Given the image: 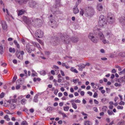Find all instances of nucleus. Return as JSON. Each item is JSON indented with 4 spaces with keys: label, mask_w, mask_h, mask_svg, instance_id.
Listing matches in <instances>:
<instances>
[{
    "label": "nucleus",
    "mask_w": 125,
    "mask_h": 125,
    "mask_svg": "<svg viewBox=\"0 0 125 125\" xmlns=\"http://www.w3.org/2000/svg\"><path fill=\"white\" fill-rule=\"evenodd\" d=\"M102 42L104 44H109V43L108 40H106L105 39L102 40Z\"/></svg>",
    "instance_id": "17"
},
{
    "label": "nucleus",
    "mask_w": 125,
    "mask_h": 125,
    "mask_svg": "<svg viewBox=\"0 0 125 125\" xmlns=\"http://www.w3.org/2000/svg\"><path fill=\"white\" fill-rule=\"evenodd\" d=\"M94 111L96 112H97L98 111V109L97 107H94L93 108Z\"/></svg>",
    "instance_id": "56"
},
{
    "label": "nucleus",
    "mask_w": 125,
    "mask_h": 125,
    "mask_svg": "<svg viewBox=\"0 0 125 125\" xmlns=\"http://www.w3.org/2000/svg\"><path fill=\"white\" fill-rule=\"evenodd\" d=\"M86 66V65L83 64H81L80 65V66L82 68H83Z\"/></svg>",
    "instance_id": "46"
},
{
    "label": "nucleus",
    "mask_w": 125,
    "mask_h": 125,
    "mask_svg": "<svg viewBox=\"0 0 125 125\" xmlns=\"http://www.w3.org/2000/svg\"><path fill=\"white\" fill-rule=\"evenodd\" d=\"M13 42L16 47V54L17 57L21 60H22L23 59V55L24 53V52L23 51H20V45L17 41L14 40Z\"/></svg>",
    "instance_id": "1"
},
{
    "label": "nucleus",
    "mask_w": 125,
    "mask_h": 125,
    "mask_svg": "<svg viewBox=\"0 0 125 125\" xmlns=\"http://www.w3.org/2000/svg\"><path fill=\"white\" fill-rule=\"evenodd\" d=\"M51 25L52 26V27L53 28H55L57 26V22L55 21H51Z\"/></svg>",
    "instance_id": "11"
},
{
    "label": "nucleus",
    "mask_w": 125,
    "mask_h": 125,
    "mask_svg": "<svg viewBox=\"0 0 125 125\" xmlns=\"http://www.w3.org/2000/svg\"><path fill=\"white\" fill-rule=\"evenodd\" d=\"M28 124L26 121H22L21 123V125H28Z\"/></svg>",
    "instance_id": "38"
},
{
    "label": "nucleus",
    "mask_w": 125,
    "mask_h": 125,
    "mask_svg": "<svg viewBox=\"0 0 125 125\" xmlns=\"http://www.w3.org/2000/svg\"><path fill=\"white\" fill-rule=\"evenodd\" d=\"M0 45H2V46H3L5 45L6 44V43L5 42V40H2L0 42Z\"/></svg>",
    "instance_id": "37"
},
{
    "label": "nucleus",
    "mask_w": 125,
    "mask_h": 125,
    "mask_svg": "<svg viewBox=\"0 0 125 125\" xmlns=\"http://www.w3.org/2000/svg\"><path fill=\"white\" fill-rule=\"evenodd\" d=\"M88 37L89 39L93 42L96 43L97 42V40L95 39L94 36H93V34L90 33L89 34Z\"/></svg>",
    "instance_id": "5"
},
{
    "label": "nucleus",
    "mask_w": 125,
    "mask_h": 125,
    "mask_svg": "<svg viewBox=\"0 0 125 125\" xmlns=\"http://www.w3.org/2000/svg\"><path fill=\"white\" fill-rule=\"evenodd\" d=\"M25 12V11H23L22 10H18V16L22 15Z\"/></svg>",
    "instance_id": "19"
},
{
    "label": "nucleus",
    "mask_w": 125,
    "mask_h": 125,
    "mask_svg": "<svg viewBox=\"0 0 125 125\" xmlns=\"http://www.w3.org/2000/svg\"><path fill=\"white\" fill-rule=\"evenodd\" d=\"M121 101L119 103V105H124L125 104V103L124 102Z\"/></svg>",
    "instance_id": "41"
},
{
    "label": "nucleus",
    "mask_w": 125,
    "mask_h": 125,
    "mask_svg": "<svg viewBox=\"0 0 125 125\" xmlns=\"http://www.w3.org/2000/svg\"><path fill=\"white\" fill-rule=\"evenodd\" d=\"M74 42H77L78 41L77 39L76 38H74L72 40Z\"/></svg>",
    "instance_id": "45"
},
{
    "label": "nucleus",
    "mask_w": 125,
    "mask_h": 125,
    "mask_svg": "<svg viewBox=\"0 0 125 125\" xmlns=\"http://www.w3.org/2000/svg\"><path fill=\"white\" fill-rule=\"evenodd\" d=\"M58 90L57 89H56L55 90H54V94H55L56 95L58 93Z\"/></svg>",
    "instance_id": "51"
},
{
    "label": "nucleus",
    "mask_w": 125,
    "mask_h": 125,
    "mask_svg": "<svg viewBox=\"0 0 125 125\" xmlns=\"http://www.w3.org/2000/svg\"><path fill=\"white\" fill-rule=\"evenodd\" d=\"M5 94L2 92L0 94V98H3Z\"/></svg>",
    "instance_id": "35"
},
{
    "label": "nucleus",
    "mask_w": 125,
    "mask_h": 125,
    "mask_svg": "<svg viewBox=\"0 0 125 125\" xmlns=\"http://www.w3.org/2000/svg\"><path fill=\"white\" fill-rule=\"evenodd\" d=\"M79 81V80L78 79H75L73 80V82L74 83H76Z\"/></svg>",
    "instance_id": "43"
},
{
    "label": "nucleus",
    "mask_w": 125,
    "mask_h": 125,
    "mask_svg": "<svg viewBox=\"0 0 125 125\" xmlns=\"http://www.w3.org/2000/svg\"><path fill=\"white\" fill-rule=\"evenodd\" d=\"M70 91L71 93H73L74 91V89L73 88L71 87L70 88Z\"/></svg>",
    "instance_id": "64"
},
{
    "label": "nucleus",
    "mask_w": 125,
    "mask_h": 125,
    "mask_svg": "<svg viewBox=\"0 0 125 125\" xmlns=\"http://www.w3.org/2000/svg\"><path fill=\"white\" fill-rule=\"evenodd\" d=\"M103 9V7L100 4H98L97 6V9L99 11H101Z\"/></svg>",
    "instance_id": "14"
},
{
    "label": "nucleus",
    "mask_w": 125,
    "mask_h": 125,
    "mask_svg": "<svg viewBox=\"0 0 125 125\" xmlns=\"http://www.w3.org/2000/svg\"><path fill=\"white\" fill-rule=\"evenodd\" d=\"M107 109V108L106 106H103L102 108V111L104 112H105L106 111Z\"/></svg>",
    "instance_id": "28"
},
{
    "label": "nucleus",
    "mask_w": 125,
    "mask_h": 125,
    "mask_svg": "<svg viewBox=\"0 0 125 125\" xmlns=\"http://www.w3.org/2000/svg\"><path fill=\"white\" fill-rule=\"evenodd\" d=\"M107 112L109 115H114V113H113L112 111V110H108L107 111Z\"/></svg>",
    "instance_id": "25"
},
{
    "label": "nucleus",
    "mask_w": 125,
    "mask_h": 125,
    "mask_svg": "<svg viewBox=\"0 0 125 125\" xmlns=\"http://www.w3.org/2000/svg\"><path fill=\"white\" fill-rule=\"evenodd\" d=\"M80 94L82 96H83L84 95V92L83 91H81L80 93Z\"/></svg>",
    "instance_id": "55"
},
{
    "label": "nucleus",
    "mask_w": 125,
    "mask_h": 125,
    "mask_svg": "<svg viewBox=\"0 0 125 125\" xmlns=\"http://www.w3.org/2000/svg\"><path fill=\"white\" fill-rule=\"evenodd\" d=\"M94 102L95 104H99V102L96 99L94 100Z\"/></svg>",
    "instance_id": "47"
},
{
    "label": "nucleus",
    "mask_w": 125,
    "mask_h": 125,
    "mask_svg": "<svg viewBox=\"0 0 125 125\" xmlns=\"http://www.w3.org/2000/svg\"><path fill=\"white\" fill-rule=\"evenodd\" d=\"M43 32L41 30H38L36 31L35 33V36L38 38H41L43 35Z\"/></svg>",
    "instance_id": "4"
},
{
    "label": "nucleus",
    "mask_w": 125,
    "mask_h": 125,
    "mask_svg": "<svg viewBox=\"0 0 125 125\" xmlns=\"http://www.w3.org/2000/svg\"><path fill=\"white\" fill-rule=\"evenodd\" d=\"M72 107L75 109H76L77 108V106L76 104L75 103H72Z\"/></svg>",
    "instance_id": "27"
},
{
    "label": "nucleus",
    "mask_w": 125,
    "mask_h": 125,
    "mask_svg": "<svg viewBox=\"0 0 125 125\" xmlns=\"http://www.w3.org/2000/svg\"><path fill=\"white\" fill-rule=\"evenodd\" d=\"M32 45H27L26 46V49L27 51L29 53H31V52L32 49L31 48L32 47Z\"/></svg>",
    "instance_id": "7"
},
{
    "label": "nucleus",
    "mask_w": 125,
    "mask_h": 125,
    "mask_svg": "<svg viewBox=\"0 0 125 125\" xmlns=\"http://www.w3.org/2000/svg\"><path fill=\"white\" fill-rule=\"evenodd\" d=\"M115 85L116 87L118 86H120V84H119L118 83H115Z\"/></svg>",
    "instance_id": "57"
},
{
    "label": "nucleus",
    "mask_w": 125,
    "mask_h": 125,
    "mask_svg": "<svg viewBox=\"0 0 125 125\" xmlns=\"http://www.w3.org/2000/svg\"><path fill=\"white\" fill-rule=\"evenodd\" d=\"M9 51L10 52L14 53L15 52V49L14 48H10L9 49Z\"/></svg>",
    "instance_id": "22"
},
{
    "label": "nucleus",
    "mask_w": 125,
    "mask_h": 125,
    "mask_svg": "<svg viewBox=\"0 0 125 125\" xmlns=\"http://www.w3.org/2000/svg\"><path fill=\"white\" fill-rule=\"evenodd\" d=\"M6 101V102H5L4 104V106L5 107H8V105H9V103H7Z\"/></svg>",
    "instance_id": "40"
},
{
    "label": "nucleus",
    "mask_w": 125,
    "mask_h": 125,
    "mask_svg": "<svg viewBox=\"0 0 125 125\" xmlns=\"http://www.w3.org/2000/svg\"><path fill=\"white\" fill-rule=\"evenodd\" d=\"M22 0V4L23 3L24 4L26 3L28 1V0Z\"/></svg>",
    "instance_id": "61"
},
{
    "label": "nucleus",
    "mask_w": 125,
    "mask_h": 125,
    "mask_svg": "<svg viewBox=\"0 0 125 125\" xmlns=\"http://www.w3.org/2000/svg\"><path fill=\"white\" fill-rule=\"evenodd\" d=\"M98 96V94L96 92H95L93 95V97L94 98H97Z\"/></svg>",
    "instance_id": "44"
},
{
    "label": "nucleus",
    "mask_w": 125,
    "mask_h": 125,
    "mask_svg": "<svg viewBox=\"0 0 125 125\" xmlns=\"http://www.w3.org/2000/svg\"><path fill=\"white\" fill-rule=\"evenodd\" d=\"M23 19L24 21L27 24H33L34 23H35L37 21L40 20L39 19H32V18L28 19L27 17H24Z\"/></svg>",
    "instance_id": "2"
},
{
    "label": "nucleus",
    "mask_w": 125,
    "mask_h": 125,
    "mask_svg": "<svg viewBox=\"0 0 125 125\" xmlns=\"http://www.w3.org/2000/svg\"><path fill=\"white\" fill-rule=\"evenodd\" d=\"M37 40L42 45H43V42L40 39L38 38H36Z\"/></svg>",
    "instance_id": "32"
},
{
    "label": "nucleus",
    "mask_w": 125,
    "mask_h": 125,
    "mask_svg": "<svg viewBox=\"0 0 125 125\" xmlns=\"http://www.w3.org/2000/svg\"><path fill=\"white\" fill-rule=\"evenodd\" d=\"M20 87L21 86H20V85H18L16 86V89L18 90L20 88Z\"/></svg>",
    "instance_id": "58"
},
{
    "label": "nucleus",
    "mask_w": 125,
    "mask_h": 125,
    "mask_svg": "<svg viewBox=\"0 0 125 125\" xmlns=\"http://www.w3.org/2000/svg\"><path fill=\"white\" fill-rule=\"evenodd\" d=\"M53 110L52 107L49 106L47 108V110L48 112H50L52 111Z\"/></svg>",
    "instance_id": "30"
},
{
    "label": "nucleus",
    "mask_w": 125,
    "mask_h": 125,
    "mask_svg": "<svg viewBox=\"0 0 125 125\" xmlns=\"http://www.w3.org/2000/svg\"><path fill=\"white\" fill-rule=\"evenodd\" d=\"M81 113L83 115L85 116L84 117V119H87V116L88 115L87 114L83 112H81Z\"/></svg>",
    "instance_id": "18"
},
{
    "label": "nucleus",
    "mask_w": 125,
    "mask_h": 125,
    "mask_svg": "<svg viewBox=\"0 0 125 125\" xmlns=\"http://www.w3.org/2000/svg\"><path fill=\"white\" fill-rule=\"evenodd\" d=\"M70 70L72 72L76 73H78V71L75 69L74 67H72L70 69Z\"/></svg>",
    "instance_id": "21"
},
{
    "label": "nucleus",
    "mask_w": 125,
    "mask_h": 125,
    "mask_svg": "<svg viewBox=\"0 0 125 125\" xmlns=\"http://www.w3.org/2000/svg\"><path fill=\"white\" fill-rule=\"evenodd\" d=\"M119 55L122 57L125 56V52H120L119 54Z\"/></svg>",
    "instance_id": "33"
},
{
    "label": "nucleus",
    "mask_w": 125,
    "mask_h": 125,
    "mask_svg": "<svg viewBox=\"0 0 125 125\" xmlns=\"http://www.w3.org/2000/svg\"><path fill=\"white\" fill-rule=\"evenodd\" d=\"M3 46L2 45H0V53L1 54H2L3 53Z\"/></svg>",
    "instance_id": "24"
},
{
    "label": "nucleus",
    "mask_w": 125,
    "mask_h": 125,
    "mask_svg": "<svg viewBox=\"0 0 125 125\" xmlns=\"http://www.w3.org/2000/svg\"><path fill=\"white\" fill-rule=\"evenodd\" d=\"M4 118L7 121H9L10 120V119L9 118V116L7 115H6L4 116Z\"/></svg>",
    "instance_id": "31"
},
{
    "label": "nucleus",
    "mask_w": 125,
    "mask_h": 125,
    "mask_svg": "<svg viewBox=\"0 0 125 125\" xmlns=\"http://www.w3.org/2000/svg\"><path fill=\"white\" fill-rule=\"evenodd\" d=\"M73 10L74 13L75 14L79 12V10L77 8V6L73 9Z\"/></svg>",
    "instance_id": "16"
},
{
    "label": "nucleus",
    "mask_w": 125,
    "mask_h": 125,
    "mask_svg": "<svg viewBox=\"0 0 125 125\" xmlns=\"http://www.w3.org/2000/svg\"><path fill=\"white\" fill-rule=\"evenodd\" d=\"M61 114L62 115L63 117H67V116L66 115V114L64 113H61Z\"/></svg>",
    "instance_id": "54"
},
{
    "label": "nucleus",
    "mask_w": 125,
    "mask_h": 125,
    "mask_svg": "<svg viewBox=\"0 0 125 125\" xmlns=\"http://www.w3.org/2000/svg\"><path fill=\"white\" fill-rule=\"evenodd\" d=\"M29 4L30 7L32 8H34L36 5L35 2L31 0L30 1Z\"/></svg>",
    "instance_id": "6"
},
{
    "label": "nucleus",
    "mask_w": 125,
    "mask_h": 125,
    "mask_svg": "<svg viewBox=\"0 0 125 125\" xmlns=\"http://www.w3.org/2000/svg\"><path fill=\"white\" fill-rule=\"evenodd\" d=\"M90 121L87 120L85 121H84V125H90Z\"/></svg>",
    "instance_id": "26"
},
{
    "label": "nucleus",
    "mask_w": 125,
    "mask_h": 125,
    "mask_svg": "<svg viewBox=\"0 0 125 125\" xmlns=\"http://www.w3.org/2000/svg\"><path fill=\"white\" fill-rule=\"evenodd\" d=\"M30 112L31 113H33L34 111V110L33 108H31L29 110Z\"/></svg>",
    "instance_id": "62"
},
{
    "label": "nucleus",
    "mask_w": 125,
    "mask_h": 125,
    "mask_svg": "<svg viewBox=\"0 0 125 125\" xmlns=\"http://www.w3.org/2000/svg\"><path fill=\"white\" fill-rule=\"evenodd\" d=\"M91 85L93 86V87L95 90L99 88V86L96 84H95L94 83H91Z\"/></svg>",
    "instance_id": "13"
},
{
    "label": "nucleus",
    "mask_w": 125,
    "mask_h": 125,
    "mask_svg": "<svg viewBox=\"0 0 125 125\" xmlns=\"http://www.w3.org/2000/svg\"><path fill=\"white\" fill-rule=\"evenodd\" d=\"M69 108V107L68 106H65L63 107L64 110L66 111H68Z\"/></svg>",
    "instance_id": "36"
},
{
    "label": "nucleus",
    "mask_w": 125,
    "mask_h": 125,
    "mask_svg": "<svg viewBox=\"0 0 125 125\" xmlns=\"http://www.w3.org/2000/svg\"><path fill=\"white\" fill-rule=\"evenodd\" d=\"M110 15H109V16H108L107 17V20L108 21L110 20L111 21H113L114 20V18H113L114 17V15L112 14H110Z\"/></svg>",
    "instance_id": "8"
},
{
    "label": "nucleus",
    "mask_w": 125,
    "mask_h": 125,
    "mask_svg": "<svg viewBox=\"0 0 125 125\" xmlns=\"http://www.w3.org/2000/svg\"><path fill=\"white\" fill-rule=\"evenodd\" d=\"M4 111L5 113H7V114H11V115L12 114L11 113H10V111L8 110H4Z\"/></svg>",
    "instance_id": "42"
},
{
    "label": "nucleus",
    "mask_w": 125,
    "mask_h": 125,
    "mask_svg": "<svg viewBox=\"0 0 125 125\" xmlns=\"http://www.w3.org/2000/svg\"><path fill=\"white\" fill-rule=\"evenodd\" d=\"M98 36L100 40L101 41L104 39H105L103 34L101 32H100L98 33Z\"/></svg>",
    "instance_id": "12"
},
{
    "label": "nucleus",
    "mask_w": 125,
    "mask_h": 125,
    "mask_svg": "<svg viewBox=\"0 0 125 125\" xmlns=\"http://www.w3.org/2000/svg\"><path fill=\"white\" fill-rule=\"evenodd\" d=\"M15 0L17 3H18L20 5L22 4V0Z\"/></svg>",
    "instance_id": "23"
},
{
    "label": "nucleus",
    "mask_w": 125,
    "mask_h": 125,
    "mask_svg": "<svg viewBox=\"0 0 125 125\" xmlns=\"http://www.w3.org/2000/svg\"><path fill=\"white\" fill-rule=\"evenodd\" d=\"M60 73H61V75L62 76H64L65 75L64 73L61 70L60 71Z\"/></svg>",
    "instance_id": "53"
},
{
    "label": "nucleus",
    "mask_w": 125,
    "mask_h": 125,
    "mask_svg": "<svg viewBox=\"0 0 125 125\" xmlns=\"http://www.w3.org/2000/svg\"><path fill=\"white\" fill-rule=\"evenodd\" d=\"M17 78V76L16 75L14 76L13 77V81L15 82Z\"/></svg>",
    "instance_id": "50"
},
{
    "label": "nucleus",
    "mask_w": 125,
    "mask_h": 125,
    "mask_svg": "<svg viewBox=\"0 0 125 125\" xmlns=\"http://www.w3.org/2000/svg\"><path fill=\"white\" fill-rule=\"evenodd\" d=\"M32 44H33V45H34V46L36 47L37 43L35 42H32Z\"/></svg>",
    "instance_id": "60"
},
{
    "label": "nucleus",
    "mask_w": 125,
    "mask_h": 125,
    "mask_svg": "<svg viewBox=\"0 0 125 125\" xmlns=\"http://www.w3.org/2000/svg\"><path fill=\"white\" fill-rule=\"evenodd\" d=\"M27 100L25 98H23L20 100V102L22 105H25L26 103Z\"/></svg>",
    "instance_id": "15"
},
{
    "label": "nucleus",
    "mask_w": 125,
    "mask_h": 125,
    "mask_svg": "<svg viewBox=\"0 0 125 125\" xmlns=\"http://www.w3.org/2000/svg\"><path fill=\"white\" fill-rule=\"evenodd\" d=\"M123 106L118 105L117 107V108L118 109H123Z\"/></svg>",
    "instance_id": "48"
},
{
    "label": "nucleus",
    "mask_w": 125,
    "mask_h": 125,
    "mask_svg": "<svg viewBox=\"0 0 125 125\" xmlns=\"http://www.w3.org/2000/svg\"><path fill=\"white\" fill-rule=\"evenodd\" d=\"M13 62L15 64H17V61L15 59H14L13 60Z\"/></svg>",
    "instance_id": "63"
},
{
    "label": "nucleus",
    "mask_w": 125,
    "mask_h": 125,
    "mask_svg": "<svg viewBox=\"0 0 125 125\" xmlns=\"http://www.w3.org/2000/svg\"><path fill=\"white\" fill-rule=\"evenodd\" d=\"M40 73L41 75H44L46 74V72L44 70H42L40 71Z\"/></svg>",
    "instance_id": "29"
},
{
    "label": "nucleus",
    "mask_w": 125,
    "mask_h": 125,
    "mask_svg": "<svg viewBox=\"0 0 125 125\" xmlns=\"http://www.w3.org/2000/svg\"><path fill=\"white\" fill-rule=\"evenodd\" d=\"M41 80V79L39 78H36L35 77H34L33 79V81L34 82H35L36 81H40Z\"/></svg>",
    "instance_id": "34"
},
{
    "label": "nucleus",
    "mask_w": 125,
    "mask_h": 125,
    "mask_svg": "<svg viewBox=\"0 0 125 125\" xmlns=\"http://www.w3.org/2000/svg\"><path fill=\"white\" fill-rule=\"evenodd\" d=\"M105 18L103 15H101L100 16L98 23L100 26L103 27L106 24V21H105Z\"/></svg>",
    "instance_id": "3"
},
{
    "label": "nucleus",
    "mask_w": 125,
    "mask_h": 125,
    "mask_svg": "<svg viewBox=\"0 0 125 125\" xmlns=\"http://www.w3.org/2000/svg\"><path fill=\"white\" fill-rule=\"evenodd\" d=\"M2 25L3 29H6L7 28V26L6 22L4 21H3L2 22Z\"/></svg>",
    "instance_id": "10"
},
{
    "label": "nucleus",
    "mask_w": 125,
    "mask_h": 125,
    "mask_svg": "<svg viewBox=\"0 0 125 125\" xmlns=\"http://www.w3.org/2000/svg\"><path fill=\"white\" fill-rule=\"evenodd\" d=\"M51 73L53 75H54L55 74L54 71L53 70H52L51 72Z\"/></svg>",
    "instance_id": "59"
},
{
    "label": "nucleus",
    "mask_w": 125,
    "mask_h": 125,
    "mask_svg": "<svg viewBox=\"0 0 125 125\" xmlns=\"http://www.w3.org/2000/svg\"><path fill=\"white\" fill-rule=\"evenodd\" d=\"M38 98L37 96H35L34 97L33 101L35 103H37L38 102Z\"/></svg>",
    "instance_id": "39"
},
{
    "label": "nucleus",
    "mask_w": 125,
    "mask_h": 125,
    "mask_svg": "<svg viewBox=\"0 0 125 125\" xmlns=\"http://www.w3.org/2000/svg\"><path fill=\"white\" fill-rule=\"evenodd\" d=\"M74 102L76 103H80L81 102V101L79 99L75 100Z\"/></svg>",
    "instance_id": "52"
},
{
    "label": "nucleus",
    "mask_w": 125,
    "mask_h": 125,
    "mask_svg": "<svg viewBox=\"0 0 125 125\" xmlns=\"http://www.w3.org/2000/svg\"><path fill=\"white\" fill-rule=\"evenodd\" d=\"M33 73H32L31 75L32 76L34 77L35 76V72L33 70H32Z\"/></svg>",
    "instance_id": "49"
},
{
    "label": "nucleus",
    "mask_w": 125,
    "mask_h": 125,
    "mask_svg": "<svg viewBox=\"0 0 125 125\" xmlns=\"http://www.w3.org/2000/svg\"><path fill=\"white\" fill-rule=\"evenodd\" d=\"M10 104V108L12 109H14L16 106V105L14 103L9 104Z\"/></svg>",
    "instance_id": "20"
},
{
    "label": "nucleus",
    "mask_w": 125,
    "mask_h": 125,
    "mask_svg": "<svg viewBox=\"0 0 125 125\" xmlns=\"http://www.w3.org/2000/svg\"><path fill=\"white\" fill-rule=\"evenodd\" d=\"M17 101V99H11L9 102L7 101V102L9 104L13 103H16Z\"/></svg>",
    "instance_id": "9"
}]
</instances>
